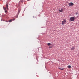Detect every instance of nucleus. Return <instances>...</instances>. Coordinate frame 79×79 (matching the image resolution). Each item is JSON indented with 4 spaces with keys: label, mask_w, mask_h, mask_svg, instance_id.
<instances>
[{
    "label": "nucleus",
    "mask_w": 79,
    "mask_h": 79,
    "mask_svg": "<svg viewBox=\"0 0 79 79\" xmlns=\"http://www.w3.org/2000/svg\"><path fill=\"white\" fill-rule=\"evenodd\" d=\"M5 13H6L7 12V10H5Z\"/></svg>",
    "instance_id": "14"
},
{
    "label": "nucleus",
    "mask_w": 79,
    "mask_h": 79,
    "mask_svg": "<svg viewBox=\"0 0 79 79\" xmlns=\"http://www.w3.org/2000/svg\"><path fill=\"white\" fill-rule=\"evenodd\" d=\"M13 21H15V19H13Z\"/></svg>",
    "instance_id": "16"
},
{
    "label": "nucleus",
    "mask_w": 79,
    "mask_h": 79,
    "mask_svg": "<svg viewBox=\"0 0 79 79\" xmlns=\"http://www.w3.org/2000/svg\"><path fill=\"white\" fill-rule=\"evenodd\" d=\"M78 13H77V12H76V15H78Z\"/></svg>",
    "instance_id": "15"
},
{
    "label": "nucleus",
    "mask_w": 79,
    "mask_h": 79,
    "mask_svg": "<svg viewBox=\"0 0 79 79\" xmlns=\"http://www.w3.org/2000/svg\"><path fill=\"white\" fill-rule=\"evenodd\" d=\"M75 49V48L73 47L71 48V50H74Z\"/></svg>",
    "instance_id": "5"
},
{
    "label": "nucleus",
    "mask_w": 79,
    "mask_h": 79,
    "mask_svg": "<svg viewBox=\"0 0 79 79\" xmlns=\"http://www.w3.org/2000/svg\"><path fill=\"white\" fill-rule=\"evenodd\" d=\"M9 22H10V23H11V22H12V19H10V20L9 21Z\"/></svg>",
    "instance_id": "10"
},
{
    "label": "nucleus",
    "mask_w": 79,
    "mask_h": 79,
    "mask_svg": "<svg viewBox=\"0 0 79 79\" xmlns=\"http://www.w3.org/2000/svg\"><path fill=\"white\" fill-rule=\"evenodd\" d=\"M59 11L60 12H63V9L62 8L61 9V10H59Z\"/></svg>",
    "instance_id": "4"
},
{
    "label": "nucleus",
    "mask_w": 79,
    "mask_h": 79,
    "mask_svg": "<svg viewBox=\"0 0 79 79\" xmlns=\"http://www.w3.org/2000/svg\"><path fill=\"white\" fill-rule=\"evenodd\" d=\"M47 45H48V46H50V45H51V44L50 43H48Z\"/></svg>",
    "instance_id": "8"
},
{
    "label": "nucleus",
    "mask_w": 79,
    "mask_h": 79,
    "mask_svg": "<svg viewBox=\"0 0 79 79\" xmlns=\"http://www.w3.org/2000/svg\"><path fill=\"white\" fill-rule=\"evenodd\" d=\"M3 9L4 10H6V8L5 7H3Z\"/></svg>",
    "instance_id": "12"
},
{
    "label": "nucleus",
    "mask_w": 79,
    "mask_h": 79,
    "mask_svg": "<svg viewBox=\"0 0 79 79\" xmlns=\"http://www.w3.org/2000/svg\"><path fill=\"white\" fill-rule=\"evenodd\" d=\"M31 0H27V1H30Z\"/></svg>",
    "instance_id": "17"
},
{
    "label": "nucleus",
    "mask_w": 79,
    "mask_h": 79,
    "mask_svg": "<svg viewBox=\"0 0 79 79\" xmlns=\"http://www.w3.org/2000/svg\"><path fill=\"white\" fill-rule=\"evenodd\" d=\"M65 23H66V19L63 20V21H62V25H64V24Z\"/></svg>",
    "instance_id": "2"
},
{
    "label": "nucleus",
    "mask_w": 79,
    "mask_h": 79,
    "mask_svg": "<svg viewBox=\"0 0 79 79\" xmlns=\"http://www.w3.org/2000/svg\"><path fill=\"white\" fill-rule=\"evenodd\" d=\"M49 48H52V46H49Z\"/></svg>",
    "instance_id": "13"
},
{
    "label": "nucleus",
    "mask_w": 79,
    "mask_h": 79,
    "mask_svg": "<svg viewBox=\"0 0 79 79\" xmlns=\"http://www.w3.org/2000/svg\"><path fill=\"white\" fill-rule=\"evenodd\" d=\"M20 12V10H19L18 12V14H19V13Z\"/></svg>",
    "instance_id": "11"
},
{
    "label": "nucleus",
    "mask_w": 79,
    "mask_h": 79,
    "mask_svg": "<svg viewBox=\"0 0 79 79\" xmlns=\"http://www.w3.org/2000/svg\"><path fill=\"white\" fill-rule=\"evenodd\" d=\"M6 9L7 10H8V4H6Z\"/></svg>",
    "instance_id": "6"
},
{
    "label": "nucleus",
    "mask_w": 79,
    "mask_h": 79,
    "mask_svg": "<svg viewBox=\"0 0 79 79\" xmlns=\"http://www.w3.org/2000/svg\"><path fill=\"white\" fill-rule=\"evenodd\" d=\"M70 19L71 21H74V19H75V18L74 17H71L70 18Z\"/></svg>",
    "instance_id": "1"
},
{
    "label": "nucleus",
    "mask_w": 79,
    "mask_h": 79,
    "mask_svg": "<svg viewBox=\"0 0 79 79\" xmlns=\"http://www.w3.org/2000/svg\"><path fill=\"white\" fill-rule=\"evenodd\" d=\"M69 5L70 6H72L74 5V3L73 2H70L69 4Z\"/></svg>",
    "instance_id": "3"
},
{
    "label": "nucleus",
    "mask_w": 79,
    "mask_h": 79,
    "mask_svg": "<svg viewBox=\"0 0 79 79\" xmlns=\"http://www.w3.org/2000/svg\"><path fill=\"white\" fill-rule=\"evenodd\" d=\"M59 69H60V70H63L64 69L63 68H59Z\"/></svg>",
    "instance_id": "7"
},
{
    "label": "nucleus",
    "mask_w": 79,
    "mask_h": 79,
    "mask_svg": "<svg viewBox=\"0 0 79 79\" xmlns=\"http://www.w3.org/2000/svg\"><path fill=\"white\" fill-rule=\"evenodd\" d=\"M68 68H71V65H69L68 66Z\"/></svg>",
    "instance_id": "9"
}]
</instances>
